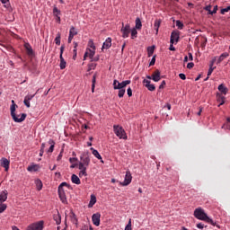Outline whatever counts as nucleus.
Masks as SVG:
<instances>
[{"mask_svg":"<svg viewBox=\"0 0 230 230\" xmlns=\"http://www.w3.org/2000/svg\"><path fill=\"white\" fill-rule=\"evenodd\" d=\"M130 24L122 22V28L120 29V33H122L123 39H128V36L130 35Z\"/></svg>","mask_w":230,"mask_h":230,"instance_id":"423d86ee","label":"nucleus"},{"mask_svg":"<svg viewBox=\"0 0 230 230\" xmlns=\"http://www.w3.org/2000/svg\"><path fill=\"white\" fill-rule=\"evenodd\" d=\"M128 96L130 98L132 96V88H128Z\"/></svg>","mask_w":230,"mask_h":230,"instance_id":"13d9d810","label":"nucleus"},{"mask_svg":"<svg viewBox=\"0 0 230 230\" xmlns=\"http://www.w3.org/2000/svg\"><path fill=\"white\" fill-rule=\"evenodd\" d=\"M25 49L29 57H33V49H31V46H30V44H25Z\"/></svg>","mask_w":230,"mask_h":230,"instance_id":"393cba45","label":"nucleus"},{"mask_svg":"<svg viewBox=\"0 0 230 230\" xmlns=\"http://www.w3.org/2000/svg\"><path fill=\"white\" fill-rule=\"evenodd\" d=\"M91 150H92L93 155H94V157H96V159H99L102 163H103V160H102V155H100L98 150L93 149V147H91Z\"/></svg>","mask_w":230,"mask_h":230,"instance_id":"b1692460","label":"nucleus"},{"mask_svg":"<svg viewBox=\"0 0 230 230\" xmlns=\"http://www.w3.org/2000/svg\"><path fill=\"white\" fill-rule=\"evenodd\" d=\"M112 46V39L111 38H107L106 40L102 44V49H109Z\"/></svg>","mask_w":230,"mask_h":230,"instance_id":"a211bd4d","label":"nucleus"},{"mask_svg":"<svg viewBox=\"0 0 230 230\" xmlns=\"http://www.w3.org/2000/svg\"><path fill=\"white\" fill-rule=\"evenodd\" d=\"M6 204H4L3 202H0V213H4V211H6Z\"/></svg>","mask_w":230,"mask_h":230,"instance_id":"ea45409f","label":"nucleus"},{"mask_svg":"<svg viewBox=\"0 0 230 230\" xmlns=\"http://www.w3.org/2000/svg\"><path fill=\"white\" fill-rule=\"evenodd\" d=\"M101 217H102V215H100V213H96L92 216V221H93V226H100Z\"/></svg>","mask_w":230,"mask_h":230,"instance_id":"2eb2a0df","label":"nucleus"},{"mask_svg":"<svg viewBox=\"0 0 230 230\" xmlns=\"http://www.w3.org/2000/svg\"><path fill=\"white\" fill-rule=\"evenodd\" d=\"M17 107V104H15V101L12 100V105H11V116L15 121V123H22L24 119H26V113H22V115H15V109Z\"/></svg>","mask_w":230,"mask_h":230,"instance_id":"f03ea898","label":"nucleus"},{"mask_svg":"<svg viewBox=\"0 0 230 230\" xmlns=\"http://www.w3.org/2000/svg\"><path fill=\"white\" fill-rule=\"evenodd\" d=\"M218 92L221 93V94H227V87L224 84H221L218 85Z\"/></svg>","mask_w":230,"mask_h":230,"instance_id":"412c9836","label":"nucleus"},{"mask_svg":"<svg viewBox=\"0 0 230 230\" xmlns=\"http://www.w3.org/2000/svg\"><path fill=\"white\" fill-rule=\"evenodd\" d=\"M162 21L160 19H156L154 23V28L155 30V34L159 33V28L161 27Z\"/></svg>","mask_w":230,"mask_h":230,"instance_id":"5701e85b","label":"nucleus"},{"mask_svg":"<svg viewBox=\"0 0 230 230\" xmlns=\"http://www.w3.org/2000/svg\"><path fill=\"white\" fill-rule=\"evenodd\" d=\"M55 43L57 44V46H60V33L57 34V37L55 39Z\"/></svg>","mask_w":230,"mask_h":230,"instance_id":"de8ad7c7","label":"nucleus"},{"mask_svg":"<svg viewBox=\"0 0 230 230\" xmlns=\"http://www.w3.org/2000/svg\"><path fill=\"white\" fill-rule=\"evenodd\" d=\"M28 172H38L39 171V165L34 164V165H30L27 168Z\"/></svg>","mask_w":230,"mask_h":230,"instance_id":"2f4dec72","label":"nucleus"},{"mask_svg":"<svg viewBox=\"0 0 230 230\" xmlns=\"http://www.w3.org/2000/svg\"><path fill=\"white\" fill-rule=\"evenodd\" d=\"M76 161H78V158H76V157H70L69 158V163H76Z\"/></svg>","mask_w":230,"mask_h":230,"instance_id":"5fc2aeb1","label":"nucleus"},{"mask_svg":"<svg viewBox=\"0 0 230 230\" xmlns=\"http://www.w3.org/2000/svg\"><path fill=\"white\" fill-rule=\"evenodd\" d=\"M227 57H229V53H227V52L221 54L218 58L219 61L224 62V59L227 58Z\"/></svg>","mask_w":230,"mask_h":230,"instance_id":"e433bc0d","label":"nucleus"},{"mask_svg":"<svg viewBox=\"0 0 230 230\" xmlns=\"http://www.w3.org/2000/svg\"><path fill=\"white\" fill-rule=\"evenodd\" d=\"M35 184H36V188H37L38 191H40V190H42V181L36 180Z\"/></svg>","mask_w":230,"mask_h":230,"instance_id":"72a5a7b5","label":"nucleus"},{"mask_svg":"<svg viewBox=\"0 0 230 230\" xmlns=\"http://www.w3.org/2000/svg\"><path fill=\"white\" fill-rule=\"evenodd\" d=\"M197 227H198V229H204L205 227H207V226H205L202 223H199V224H197Z\"/></svg>","mask_w":230,"mask_h":230,"instance_id":"8fccbe9b","label":"nucleus"},{"mask_svg":"<svg viewBox=\"0 0 230 230\" xmlns=\"http://www.w3.org/2000/svg\"><path fill=\"white\" fill-rule=\"evenodd\" d=\"M125 230H132V219L128 220V223L126 226Z\"/></svg>","mask_w":230,"mask_h":230,"instance_id":"c03bdc74","label":"nucleus"},{"mask_svg":"<svg viewBox=\"0 0 230 230\" xmlns=\"http://www.w3.org/2000/svg\"><path fill=\"white\" fill-rule=\"evenodd\" d=\"M91 60L92 62H98V60H100V56L93 57Z\"/></svg>","mask_w":230,"mask_h":230,"instance_id":"4d7b16f0","label":"nucleus"},{"mask_svg":"<svg viewBox=\"0 0 230 230\" xmlns=\"http://www.w3.org/2000/svg\"><path fill=\"white\" fill-rule=\"evenodd\" d=\"M127 85H130V80H126L121 83L116 79L113 81V89L115 91H117V89H125Z\"/></svg>","mask_w":230,"mask_h":230,"instance_id":"39448f33","label":"nucleus"},{"mask_svg":"<svg viewBox=\"0 0 230 230\" xmlns=\"http://www.w3.org/2000/svg\"><path fill=\"white\" fill-rule=\"evenodd\" d=\"M165 107L168 109V111H172V104L167 103Z\"/></svg>","mask_w":230,"mask_h":230,"instance_id":"680f3d73","label":"nucleus"},{"mask_svg":"<svg viewBox=\"0 0 230 230\" xmlns=\"http://www.w3.org/2000/svg\"><path fill=\"white\" fill-rule=\"evenodd\" d=\"M218 11V5L214 6V9L212 12H210V15H215L217 12Z\"/></svg>","mask_w":230,"mask_h":230,"instance_id":"09e8293b","label":"nucleus"},{"mask_svg":"<svg viewBox=\"0 0 230 230\" xmlns=\"http://www.w3.org/2000/svg\"><path fill=\"white\" fill-rule=\"evenodd\" d=\"M204 10H206V12H208L209 15H211V5H207L206 7H204Z\"/></svg>","mask_w":230,"mask_h":230,"instance_id":"3c124183","label":"nucleus"},{"mask_svg":"<svg viewBox=\"0 0 230 230\" xmlns=\"http://www.w3.org/2000/svg\"><path fill=\"white\" fill-rule=\"evenodd\" d=\"M95 85H96V74L93 75L92 79V93H94Z\"/></svg>","mask_w":230,"mask_h":230,"instance_id":"f704fd0d","label":"nucleus"},{"mask_svg":"<svg viewBox=\"0 0 230 230\" xmlns=\"http://www.w3.org/2000/svg\"><path fill=\"white\" fill-rule=\"evenodd\" d=\"M79 166H84V168H87L91 164V154L89 152H84L82 153L80 156Z\"/></svg>","mask_w":230,"mask_h":230,"instance_id":"7ed1b4c3","label":"nucleus"},{"mask_svg":"<svg viewBox=\"0 0 230 230\" xmlns=\"http://www.w3.org/2000/svg\"><path fill=\"white\" fill-rule=\"evenodd\" d=\"M194 217L198 218V220H204V222H208V224H211V226H217V223L213 221V219L208 217V214L204 212V209L199 208L194 210Z\"/></svg>","mask_w":230,"mask_h":230,"instance_id":"f257e3e1","label":"nucleus"},{"mask_svg":"<svg viewBox=\"0 0 230 230\" xmlns=\"http://www.w3.org/2000/svg\"><path fill=\"white\" fill-rule=\"evenodd\" d=\"M64 187L68 188V190L71 189V185H69L67 182L64 181L59 184L58 188V193H66V190H64Z\"/></svg>","mask_w":230,"mask_h":230,"instance_id":"4468645a","label":"nucleus"},{"mask_svg":"<svg viewBox=\"0 0 230 230\" xmlns=\"http://www.w3.org/2000/svg\"><path fill=\"white\" fill-rule=\"evenodd\" d=\"M71 181L74 184H81L80 178H78L76 174L71 176Z\"/></svg>","mask_w":230,"mask_h":230,"instance_id":"cd10ccee","label":"nucleus"},{"mask_svg":"<svg viewBox=\"0 0 230 230\" xmlns=\"http://www.w3.org/2000/svg\"><path fill=\"white\" fill-rule=\"evenodd\" d=\"M62 159V153H60L57 158V161H61Z\"/></svg>","mask_w":230,"mask_h":230,"instance_id":"0e129e2a","label":"nucleus"},{"mask_svg":"<svg viewBox=\"0 0 230 230\" xmlns=\"http://www.w3.org/2000/svg\"><path fill=\"white\" fill-rule=\"evenodd\" d=\"M75 35H78V31H76V29L74 26H72L69 31V36L75 39Z\"/></svg>","mask_w":230,"mask_h":230,"instance_id":"c756f323","label":"nucleus"},{"mask_svg":"<svg viewBox=\"0 0 230 230\" xmlns=\"http://www.w3.org/2000/svg\"><path fill=\"white\" fill-rule=\"evenodd\" d=\"M154 49H155V47H148L147 48V57H152V55H154Z\"/></svg>","mask_w":230,"mask_h":230,"instance_id":"4c0bfd02","label":"nucleus"},{"mask_svg":"<svg viewBox=\"0 0 230 230\" xmlns=\"http://www.w3.org/2000/svg\"><path fill=\"white\" fill-rule=\"evenodd\" d=\"M217 100L219 102L218 107H220V105H224V103H226V97L224 95H222V93L217 94Z\"/></svg>","mask_w":230,"mask_h":230,"instance_id":"6ab92c4d","label":"nucleus"},{"mask_svg":"<svg viewBox=\"0 0 230 230\" xmlns=\"http://www.w3.org/2000/svg\"><path fill=\"white\" fill-rule=\"evenodd\" d=\"M215 69H217V66H213V64H210L209 69L208 72V76H211V75L213 74V71H215Z\"/></svg>","mask_w":230,"mask_h":230,"instance_id":"c9c22d12","label":"nucleus"},{"mask_svg":"<svg viewBox=\"0 0 230 230\" xmlns=\"http://www.w3.org/2000/svg\"><path fill=\"white\" fill-rule=\"evenodd\" d=\"M179 76H180V78L181 80H185L186 79V75H184V74H180Z\"/></svg>","mask_w":230,"mask_h":230,"instance_id":"052dcab7","label":"nucleus"},{"mask_svg":"<svg viewBox=\"0 0 230 230\" xmlns=\"http://www.w3.org/2000/svg\"><path fill=\"white\" fill-rule=\"evenodd\" d=\"M93 69H96V64L95 63H90L88 65V71H93Z\"/></svg>","mask_w":230,"mask_h":230,"instance_id":"37998d69","label":"nucleus"},{"mask_svg":"<svg viewBox=\"0 0 230 230\" xmlns=\"http://www.w3.org/2000/svg\"><path fill=\"white\" fill-rule=\"evenodd\" d=\"M88 46L89 48H91L92 49H96V46H94V41H93V40H90L88 41Z\"/></svg>","mask_w":230,"mask_h":230,"instance_id":"49530a36","label":"nucleus"},{"mask_svg":"<svg viewBox=\"0 0 230 230\" xmlns=\"http://www.w3.org/2000/svg\"><path fill=\"white\" fill-rule=\"evenodd\" d=\"M28 230H43L44 229V221H39L29 226Z\"/></svg>","mask_w":230,"mask_h":230,"instance_id":"0eeeda50","label":"nucleus"},{"mask_svg":"<svg viewBox=\"0 0 230 230\" xmlns=\"http://www.w3.org/2000/svg\"><path fill=\"white\" fill-rule=\"evenodd\" d=\"M141 28H143V23H141V19L137 18V19H136L135 29H136V30H141Z\"/></svg>","mask_w":230,"mask_h":230,"instance_id":"c85d7f7f","label":"nucleus"},{"mask_svg":"<svg viewBox=\"0 0 230 230\" xmlns=\"http://www.w3.org/2000/svg\"><path fill=\"white\" fill-rule=\"evenodd\" d=\"M44 155V150L40 149V157H42Z\"/></svg>","mask_w":230,"mask_h":230,"instance_id":"338daca9","label":"nucleus"},{"mask_svg":"<svg viewBox=\"0 0 230 230\" xmlns=\"http://www.w3.org/2000/svg\"><path fill=\"white\" fill-rule=\"evenodd\" d=\"M132 182V174L130 171L126 172L124 181L120 182L121 186H128Z\"/></svg>","mask_w":230,"mask_h":230,"instance_id":"1a4fd4ad","label":"nucleus"},{"mask_svg":"<svg viewBox=\"0 0 230 230\" xmlns=\"http://www.w3.org/2000/svg\"><path fill=\"white\" fill-rule=\"evenodd\" d=\"M49 145H50L48 153L52 154L53 150H55V141L53 139L49 140Z\"/></svg>","mask_w":230,"mask_h":230,"instance_id":"a878e982","label":"nucleus"},{"mask_svg":"<svg viewBox=\"0 0 230 230\" xmlns=\"http://www.w3.org/2000/svg\"><path fill=\"white\" fill-rule=\"evenodd\" d=\"M44 148H46V144L45 143L41 144L40 150L44 151Z\"/></svg>","mask_w":230,"mask_h":230,"instance_id":"774afa93","label":"nucleus"},{"mask_svg":"<svg viewBox=\"0 0 230 230\" xmlns=\"http://www.w3.org/2000/svg\"><path fill=\"white\" fill-rule=\"evenodd\" d=\"M73 36H68V44H71V42L73 41Z\"/></svg>","mask_w":230,"mask_h":230,"instance_id":"e2e57ef3","label":"nucleus"},{"mask_svg":"<svg viewBox=\"0 0 230 230\" xmlns=\"http://www.w3.org/2000/svg\"><path fill=\"white\" fill-rule=\"evenodd\" d=\"M169 49L170 51H175V47H173V43H171Z\"/></svg>","mask_w":230,"mask_h":230,"instance_id":"bf43d9fd","label":"nucleus"},{"mask_svg":"<svg viewBox=\"0 0 230 230\" xmlns=\"http://www.w3.org/2000/svg\"><path fill=\"white\" fill-rule=\"evenodd\" d=\"M78 168L79 170H81L79 172V177H83V175H84V177H87V167L81 165Z\"/></svg>","mask_w":230,"mask_h":230,"instance_id":"4be33fe9","label":"nucleus"},{"mask_svg":"<svg viewBox=\"0 0 230 230\" xmlns=\"http://www.w3.org/2000/svg\"><path fill=\"white\" fill-rule=\"evenodd\" d=\"M94 204H96V196H94V194H92L90 202L88 204V208H93V206H94Z\"/></svg>","mask_w":230,"mask_h":230,"instance_id":"bb28decb","label":"nucleus"},{"mask_svg":"<svg viewBox=\"0 0 230 230\" xmlns=\"http://www.w3.org/2000/svg\"><path fill=\"white\" fill-rule=\"evenodd\" d=\"M54 220L56 221L57 225L59 226V224H61L62 219L60 217V215H57L54 217Z\"/></svg>","mask_w":230,"mask_h":230,"instance_id":"a19ab883","label":"nucleus"},{"mask_svg":"<svg viewBox=\"0 0 230 230\" xmlns=\"http://www.w3.org/2000/svg\"><path fill=\"white\" fill-rule=\"evenodd\" d=\"M8 199V190H3L0 194V202H6Z\"/></svg>","mask_w":230,"mask_h":230,"instance_id":"aec40b11","label":"nucleus"},{"mask_svg":"<svg viewBox=\"0 0 230 230\" xmlns=\"http://www.w3.org/2000/svg\"><path fill=\"white\" fill-rule=\"evenodd\" d=\"M130 33H131V39H137V29L133 28L130 30Z\"/></svg>","mask_w":230,"mask_h":230,"instance_id":"7c9ffc66","label":"nucleus"},{"mask_svg":"<svg viewBox=\"0 0 230 230\" xmlns=\"http://www.w3.org/2000/svg\"><path fill=\"white\" fill-rule=\"evenodd\" d=\"M176 26H177L178 30H182L184 28V23H182V22H181L180 20H177Z\"/></svg>","mask_w":230,"mask_h":230,"instance_id":"58836bf2","label":"nucleus"},{"mask_svg":"<svg viewBox=\"0 0 230 230\" xmlns=\"http://www.w3.org/2000/svg\"><path fill=\"white\" fill-rule=\"evenodd\" d=\"M149 66H155V56H154L149 63Z\"/></svg>","mask_w":230,"mask_h":230,"instance_id":"603ef678","label":"nucleus"},{"mask_svg":"<svg viewBox=\"0 0 230 230\" xmlns=\"http://www.w3.org/2000/svg\"><path fill=\"white\" fill-rule=\"evenodd\" d=\"M95 54H96V49H87L84 56V60H85L87 57L92 59Z\"/></svg>","mask_w":230,"mask_h":230,"instance_id":"ddd939ff","label":"nucleus"},{"mask_svg":"<svg viewBox=\"0 0 230 230\" xmlns=\"http://www.w3.org/2000/svg\"><path fill=\"white\" fill-rule=\"evenodd\" d=\"M118 90H119V93H118L119 98H123V96H125L126 90L125 89H118Z\"/></svg>","mask_w":230,"mask_h":230,"instance_id":"79ce46f5","label":"nucleus"},{"mask_svg":"<svg viewBox=\"0 0 230 230\" xmlns=\"http://www.w3.org/2000/svg\"><path fill=\"white\" fill-rule=\"evenodd\" d=\"M113 132L119 139H128L127 132L125 131L123 127H120L119 125H114Z\"/></svg>","mask_w":230,"mask_h":230,"instance_id":"20e7f679","label":"nucleus"},{"mask_svg":"<svg viewBox=\"0 0 230 230\" xmlns=\"http://www.w3.org/2000/svg\"><path fill=\"white\" fill-rule=\"evenodd\" d=\"M59 199L63 204L67 202V198L66 197V193H58Z\"/></svg>","mask_w":230,"mask_h":230,"instance_id":"473e14b6","label":"nucleus"},{"mask_svg":"<svg viewBox=\"0 0 230 230\" xmlns=\"http://www.w3.org/2000/svg\"><path fill=\"white\" fill-rule=\"evenodd\" d=\"M53 13L56 17H58L60 15V10L58 7H54Z\"/></svg>","mask_w":230,"mask_h":230,"instance_id":"a18cd8bd","label":"nucleus"},{"mask_svg":"<svg viewBox=\"0 0 230 230\" xmlns=\"http://www.w3.org/2000/svg\"><path fill=\"white\" fill-rule=\"evenodd\" d=\"M166 85V81H162L159 89H164V86Z\"/></svg>","mask_w":230,"mask_h":230,"instance_id":"6e6d98bb","label":"nucleus"},{"mask_svg":"<svg viewBox=\"0 0 230 230\" xmlns=\"http://www.w3.org/2000/svg\"><path fill=\"white\" fill-rule=\"evenodd\" d=\"M143 84L148 91H151V92L155 91V85L152 84V82L150 80L144 79Z\"/></svg>","mask_w":230,"mask_h":230,"instance_id":"f8f14e48","label":"nucleus"},{"mask_svg":"<svg viewBox=\"0 0 230 230\" xmlns=\"http://www.w3.org/2000/svg\"><path fill=\"white\" fill-rule=\"evenodd\" d=\"M179 39H180V33L178 31H173L171 33V44H174V42H179Z\"/></svg>","mask_w":230,"mask_h":230,"instance_id":"9d476101","label":"nucleus"},{"mask_svg":"<svg viewBox=\"0 0 230 230\" xmlns=\"http://www.w3.org/2000/svg\"><path fill=\"white\" fill-rule=\"evenodd\" d=\"M0 164L3 168H4L5 172H8V170H10V160H8L7 158H2L0 160Z\"/></svg>","mask_w":230,"mask_h":230,"instance_id":"9b49d317","label":"nucleus"},{"mask_svg":"<svg viewBox=\"0 0 230 230\" xmlns=\"http://www.w3.org/2000/svg\"><path fill=\"white\" fill-rule=\"evenodd\" d=\"M66 49V46L62 45L60 47V56H59V58H60V64H59V67L60 69H66V59H64V57L62 55H64V50Z\"/></svg>","mask_w":230,"mask_h":230,"instance_id":"6e6552de","label":"nucleus"},{"mask_svg":"<svg viewBox=\"0 0 230 230\" xmlns=\"http://www.w3.org/2000/svg\"><path fill=\"white\" fill-rule=\"evenodd\" d=\"M195 64L193 62L188 63L187 67L188 69H193Z\"/></svg>","mask_w":230,"mask_h":230,"instance_id":"864d4df0","label":"nucleus"},{"mask_svg":"<svg viewBox=\"0 0 230 230\" xmlns=\"http://www.w3.org/2000/svg\"><path fill=\"white\" fill-rule=\"evenodd\" d=\"M189 60H193V55L191 53H189Z\"/></svg>","mask_w":230,"mask_h":230,"instance_id":"69168bd1","label":"nucleus"},{"mask_svg":"<svg viewBox=\"0 0 230 230\" xmlns=\"http://www.w3.org/2000/svg\"><path fill=\"white\" fill-rule=\"evenodd\" d=\"M152 75L154 82H159L161 80V71L159 69L155 70Z\"/></svg>","mask_w":230,"mask_h":230,"instance_id":"f3484780","label":"nucleus"},{"mask_svg":"<svg viewBox=\"0 0 230 230\" xmlns=\"http://www.w3.org/2000/svg\"><path fill=\"white\" fill-rule=\"evenodd\" d=\"M33 98H35V94H29V95H26L25 97H24V101H23V103H24V105L28 108V109H30V107H31V104H30V102H31V100H33Z\"/></svg>","mask_w":230,"mask_h":230,"instance_id":"dca6fc26","label":"nucleus"}]
</instances>
